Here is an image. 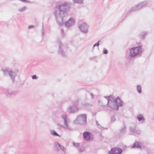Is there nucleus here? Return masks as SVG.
Here are the masks:
<instances>
[{"instance_id":"f257e3e1","label":"nucleus","mask_w":154,"mask_h":154,"mask_svg":"<svg viewBox=\"0 0 154 154\" xmlns=\"http://www.w3.org/2000/svg\"><path fill=\"white\" fill-rule=\"evenodd\" d=\"M70 4L67 2L62 3L56 5L54 14L57 23L60 26L63 24V17L67 16V10L70 7Z\"/></svg>"},{"instance_id":"f03ea898","label":"nucleus","mask_w":154,"mask_h":154,"mask_svg":"<svg viewBox=\"0 0 154 154\" xmlns=\"http://www.w3.org/2000/svg\"><path fill=\"white\" fill-rule=\"evenodd\" d=\"M109 103L113 106L112 108L116 110L119 109V107L123 106V102L121 100L119 97H117L115 98L112 95L109 96Z\"/></svg>"},{"instance_id":"7ed1b4c3","label":"nucleus","mask_w":154,"mask_h":154,"mask_svg":"<svg viewBox=\"0 0 154 154\" xmlns=\"http://www.w3.org/2000/svg\"><path fill=\"white\" fill-rule=\"evenodd\" d=\"M142 51L141 45L132 48L130 49L128 57L130 58H133L138 54L141 56Z\"/></svg>"},{"instance_id":"20e7f679","label":"nucleus","mask_w":154,"mask_h":154,"mask_svg":"<svg viewBox=\"0 0 154 154\" xmlns=\"http://www.w3.org/2000/svg\"><path fill=\"white\" fill-rule=\"evenodd\" d=\"M74 122L75 124L85 125L87 123V116L86 114H82L78 116Z\"/></svg>"},{"instance_id":"39448f33","label":"nucleus","mask_w":154,"mask_h":154,"mask_svg":"<svg viewBox=\"0 0 154 154\" xmlns=\"http://www.w3.org/2000/svg\"><path fill=\"white\" fill-rule=\"evenodd\" d=\"M2 70L4 74L6 75L8 74L12 80L13 82L15 80V78L17 76L16 72L13 71L8 68L2 69Z\"/></svg>"},{"instance_id":"423d86ee","label":"nucleus","mask_w":154,"mask_h":154,"mask_svg":"<svg viewBox=\"0 0 154 154\" xmlns=\"http://www.w3.org/2000/svg\"><path fill=\"white\" fill-rule=\"evenodd\" d=\"M59 49L58 54L63 57H65L66 55V51L67 48L66 46L62 44L60 41L58 42Z\"/></svg>"},{"instance_id":"0eeeda50","label":"nucleus","mask_w":154,"mask_h":154,"mask_svg":"<svg viewBox=\"0 0 154 154\" xmlns=\"http://www.w3.org/2000/svg\"><path fill=\"white\" fill-rule=\"evenodd\" d=\"M147 4L146 1H144L139 3L138 5H135L131 8L129 9V12L135 11L140 10L146 6Z\"/></svg>"},{"instance_id":"6e6552de","label":"nucleus","mask_w":154,"mask_h":154,"mask_svg":"<svg viewBox=\"0 0 154 154\" xmlns=\"http://www.w3.org/2000/svg\"><path fill=\"white\" fill-rule=\"evenodd\" d=\"M83 136V138L85 141H91L93 140L92 134L88 131H86L84 132Z\"/></svg>"},{"instance_id":"1a4fd4ad","label":"nucleus","mask_w":154,"mask_h":154,"mask_svg":"<svg viewBox=\"0 0 154 154\" xmlns=\"http://www.w3.org/2000/svg\"><path fill=\"white\" fill-rule=\"evenodd\" d=\"M78 27L83 33L86 34L88 32V26L86 23H84L79 25Z\"/></svg>"},{"instance_id":"9d476101","label":"nucleus","mask_w":154,"mask_h":154,"mask_svg":"<svg viewBox=\"0 0 154 154\" xmlns=\"http://www.w3.org/2000/svg\"><path fill=\"white\" fill-rule=\"evenodd\" d=\"M122 149L119 147H114L111 149L108 154H122Z\"/></svg>"},{"instance_id":"9b49d317","label":"nucleus","mask_w":154,"mask_h":154,"mask_svg":"<svg viewBox=\"0 0 154 154\" xmlns=\"http://www.w3.org/2000/svg\"><path fill=\"white\" fill-rule=\"evenodd\" d=\"M62 118L64 120V124L66 127V128L69 131H72V128L68 125V120L69 119L67 118L66 114H63L62 115Z\"/></svg>"},{"instance_id":"f8f14e48","label":"nucleus","mask_w":154,"mask_h":154,"mask_svg":"<svg viewBox=\"0 0 154 154\" xmlns=\"http://www.w3.org/2000/svg\"><path fill=\"white\" fill-rule=\"evenodd\" d=\"M79 109L78 106H69L68 108V112L69 113H72L78 112Z\"/></svg>"},{"instance_id":"ddd939ff","label":"nucleus","mask_w":154,"mask_h":154,"mask_svg":"<svg viewBox=\"0 0 154 154\" xmlns=\"http://www.w3.org/2000/svg\"><path fill=\"white\" fill-rule=\"evenodd\" d=\"M74 23L75 21L71 17L67 21L65 22L64 24L66 27L69 28L72 26Z\"/></svg>"},{"instance_id":"4468645a","label":"nucleus","mask_w":154,"mask_h":154,"mask_svg":"<svg viewBox=\"0 0 154 154\" xmlns=\"http://www.w3.org/2000/svg\"><path fill=\"white\" fill-rule=\"evenodd\" d=\"M136 126L134 124L133 126L130 127V130L131 131V134L132 135H134L133 133L138 134L140 132V131L136 129Z\"/></svg>"},{"instance_id":"2eb2a0df","label":"nucleus","mask_w":154,"mask_h":154,"mask_svg":"<svg viewBox=\"0 0 154 154\" xmlns=\"http://www.w3.org/2000/svg\"><path fill=\"white\" fill-rule=\"evenodd\" d=\"M17 94V91H8L5 93V95L8 97L15 96Z\"/></svg>"},{"instance_id":"dca6fc26","label":"nucleus","mask_w":154,"mask_h":154,"mask_svg":"<svg viewBox=\"0 0 154 154\" xmlns=\"http://www.w3.org/2000/svg\"><path fill=\"white\" fill-rule=\"evenodd\" d=\"M126 131V126L125 123L123 122V127L119 129V131L120 133L122 134H124L125 133Z\"/></svg>"},{"instance_id":"f3484780","label":"nucleus","mask_w":154,"mask_h":154,"mask_svg":"<svg viewBox=\"0 0 154 154\" xmlns=\"http://www.w3.org/2000/svg\"><path fill=\"white\" fill-rule=\"evenodd\" d=\"M137 119L139 121H142V122H144L145 120V118L141 114L138 115L137 117Z\"/></svg>"},{"instance_id":"a211bd4d","label":"nucleus","mask_w":154,"mask_h":154,"mask_svg":"<svg viewBox=\"0 0 154 154\" xmlns=\"http://www.w3.org/2000/svg\"><path fill=\"white\" fill-rule=\"evenodd\" d=\"M50 134L54 136H58L59 137H60V135H59L57 132L54 130H51L50 131Z\"/></svg>"},{"instance_id":"6ab92c4d","label":"nucleus","mask_w":154,"mask_h":154,"mask_svg":"<svg viewBox=\"0 0 154 154\" xmlns=\"http://www.w3.org/2000/svg\"><path fill=\"white\" fill-rule=\"evenodd\" d=\"M132 148H141V146L140 145V143L138 142H137L134 143Z\"/></svg>"},{"instance_id":"aec40b11","label":"nucleus","mask_w":154,"mask_h":154,"mask_svg":"<svg viewBox=\"0 0 154 154\" xmlns=\"http://www.w3.org/2000/svg\"><path fill=\"white\" fill-rule=\"evenodd\" d=\"M54 144L55 146L56 150L57 151H59L60 150V147L61 145L59 144V143L57 142H55L54 143Z\"/></svg>"},{"instance_id":"412c9836","label":"nucleus","mask_w":154,"mask_h":154,"mask_svg":"<svg viewBox=\"0 0 154 154\" xmlns=\"http://www.w3.org/2000/svg\"><path fill=\"white\" fill-rule=\"evenodd\" d=\"M109 96H104V97L106 98L107 100V104L108 106L111 108H112L113 107L112 105H111L109 103Z\"/></svg>"},{"instance_id":"4be33fe9","label":"nucleus","mask_w":154,"mask_h":154,"mask_svg":"<svg viewBox=\"0 0 154 154\" xmlns=\"http://www.w3.org/2000/svg\"><path fill=\"white\" fill-rule=\"evenodd\" d=\"M73 2L74 3H78L79 4H82L83 3L84 0H72Z\"/></svg>"},{"instance_id":"5701e85b","label":"nucleus","mask_w":154,"mask_h":154,"mask_svg":"<svg viewBox=\"0 0 154 154\" xmlns=\"http://www.w3.org/2000/svg\"><path fill=\"white\" fill-rule=\"evenodd\" d=\"M137 90L138 93L141 94L142 93L141 87L140 85H137Z\"/></svg>"},{"instance_id":"b1692460","label":"nucleus","mask_w":154,"mask_h":154,"mask_svg":"<svg viewBox=\"0 0 154 154\" xmlns=\"http://www.w3.org/2000/svg\"><path fill=\"white\" fill-rule=\"evenodd\" d=\"M147 34V32H143L141 33L140 35L143 39H144L146 37V35Z\"/></svg>"},{"instance_id":"393cba45","label":"nucleus","mask_w":154,"mask_h":154,"mask_svg":"<svg viewBox=\"0 0 154 154\" xmlns=\"http://www.w3.org/2000/svg\"><path fill=\"white\" fill-rule=\"evenodd\" d=\"M79 103V99H77V100L75 101L73 103V105L74 106H78L77 105H78Z\"/></svg>"},{"instance_id":"a878e982","label":"nucleus","mask_w":154,"mask_h":154,"mask_svg":"<svg viewBox=\"0 0 154 154\" xmlns=\"http://www.w3.org/2000/svg\"><path fill=\"white\" fill-rule=\"evenodd\" d=\"M97 127L98 128H99V129H100L101 130H104L105 129H107V128H104L101 126L99 124H98L97 125Z\"/></svg>"},{"instance_id":"bb28decb","label":"nucleus","mask_w":154,"mask_h":154,"mask_svg":"<svg viewBox=\"0 0 154 154\" xmlns=\"http://www.w3.org/2000/svg\"><path fill=\"white\" fill-rule=\"evenodd\" d=\"M100 42V40L98 41L96 43L94 44L93 47V49L95 46L98 47L100 45L99 42Z\"/></svg>"},{"instance_id":"cd10ccee","label":"nucleus","mask_w":154,"mask_h":154,"mask_svg":"<svg viewBox=\"0 0 154 154\" xmlns=\"http://www.w3.org/2000/svg\"><path fill=\"white\" fill-rule=\"evenodd\" d=\"M26 9V7L25 6L23 7L22 8H20L19 9V11H23L25 10Z\"/></svg>"},{"instance_id":"c85d7f7f","label":"nucleus","mask_w":154,"mask_h":154,"mask_svg":"<svg viewBox=\"0 0 154 154\" xmlns=\"http://www.w3.org/2000/svg\"><path fill=\"white\" fill-rule=\"evenodd\" d=\"M116 120V119L114 116H112L111 118V122H114Z\"/></svg>"},{"instance_id":"c756f323","label":"nucleus","mask_w":154,"mask_h":154,"mask_svg":"<svg viewBox=\"0 0 154 154\" xmlns=\"http://www.w3.org/2000/svg\"><path fill=\"white\" fill-rule=\"evenodd\" d=\"M45 30L44 29V25L43 24L42 26V35L43 36L45 33Z\"/></svg>"},{"instance_id":"7c9ffc66","label":"nucleus","mask_w":154,"mask_h":154,"mask_svg":"<svg viewBox=\"0 0 154 154\" xmlns=\"http://www.w3.org/2000/svg\"><path fill=\"white\" fill-rule=\"evenodd\" d=\"M103 53L104 54H107L108 53V51L107 49L104 48L103 49Z\"/></svg>"},{"instance_id":"2f4dec72","label":"nucleus","mask_w":154,"mask_h":154,"mask_svg":"<svg viewBox=\"0 0 154 154\" xmlns=\"http://www.w3.org/2000/svg\"><path fill=\"white\" fill-rule=\"evenodd\" d=\"M73 145L74 146L76 147H78L79 146V143L73 142Z\"/></svg>"},{"instance_id":"473e14b6","label":"nucleus","mask_w":154,"mask_h":154,"mask_svg":"<svg viewBox=\"0 0 154 154\" xmlns=\"http://www.w3.org/2000/svg\"><path fill=\"white\" fill-rule=\"evenodd\" d=\"M60 150H63L64 152H65V151L66 150V149L64 148V147L63 146L61 145L60 147Z\"/></svg>"},{"instance_id":"72a5a7b5","label":"nucleus","mask_w":154,"mask_h":154,"mask_svg":"<svg viewBox=\"0 0 154 154\" xmlns=\"http://www.w3.org/2000/svg\"><path fill=\"white\" fill-rule=\"evenodd\" d=\"M32 79H37V76L35 75H34L32 76Z\"/></svg>"},{"instance_id":"f704fd0d","label":"nucleus","mask_w":154,"mask_h":154,"mask_svg":"<svg viewBox=\"0 0 154 154\" xmlns=\"http://www.w3.org/2000/svg\"><path fill=\"white\" fill-rule=\"evenodd\" d=\"M90 95L91 96V98L92 99H94V98L93 94L92 93H90Z\"/></svg>"},{"instance_id":"c9c22d12","label":"nucleus","mask_w":154,"mask_h":154,"mask_svg":"<svg viewBox=\"0 0 154 154\" xmlns=\"http://www.w3.org/2000/svg\"><path fill=\"white\" fill-rule=\"evenodd\" d=\"M34 26L33 25L29 26H28V29H31V28H34Z\"/></svg>"},{"instance_id":"e433bc0d","label":"nucleus","mask_w":154,"mask_h":154,"mask_svg":"<svg viewBox=\"0 0 154 154\" xmlns=\"http://www.w3.org/2000/svg\"><path fill=\"white\" fill-rule=\"evenodd\" d=\"M61 34H62V35H64L63 33L64 32V31L63 30V29H61Z\"/></svg>"},{"instance_id":"4c0bfd02","label":"nucleus","mask_w":154,"mask_h":154,"mask_svg":"<svg viewBox=\"0 0 154 154\" xmlns=\"http://www.w3.org/2000/svg\"><path fill=\"white\" fill-rule=\"evenodd\" d=\"M84 150V149L83 148H81L79 149V151L80 152H81Z\"/></svg>"},{"instance_id":"58836bf2","label":"nucleus","mask_w":154,"mask_h":154,"mask_svg":"<svg viewBox=\"0 0 154 154\" xmlns=\"http://www.w3.org/2000/svg\"><path fill=\"white\" fill-rule=\"evenodd\" d=\"M127 148V146H123V149L124 150L126 148Z\"/></svg>"},{"instance_id":"ea45409f","label":"nucleus","mask_w":154,"mask_h":154,"mask_svg":"<svg viewBox=\"0 0 154 154\" xmlns=\"http://www.w3.org/2000/svg\"><path fill=\"white\" fill-rule=\"evenodd\" d=\"M96 124L97 125L98 124H99L98 123V122L97 121H96Z\"/></svg>"},{"instance_id":"a19ab883","label":"nucleus","mask_w":154,"mask_h":154,"mask_svg":"<svg viewBox=\"0 0 154 154\" xmlns=\"http://www.w3.org/2000/svg\"><path fill=\"white\" fill-rule=\"evenodd\" d=\"M98 102H100V100H98Z\"/></svg>"}]
</instances>
